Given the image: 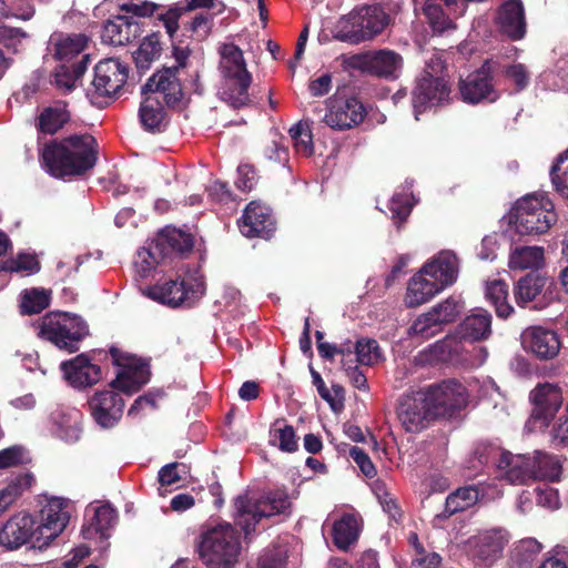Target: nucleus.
<instances>
[{"instance_id": "nucleus-2", "label": "nucleus", "mask_w": 568, "mask_h": 568, "mask_svg": "<svg viewBox=\"0 0 568 568\" xmlns=\"http://www.w3.org/2000/svg\"><path fill=\"white\" fill-rule=\"evenodd\" d=\"M219 54V68L224 79L222 100L235 109L248 105L252 75L246 69L243 51L234 43H222Z\"/></svg>"}, {"instance_id": "nucleus-24", "label": "nucleus", "mask_w": 568, "mask_h": 568, "mask_svg": "<svg viewBox=\"0 0 568 568\" xmlns=\"http://www.w3.org/2000/svg\"><path fill=\"white\" fill-rule=\"evenodd\" d=\"M561 405V389L556 384L546 382L535 386V423L548 426Z\"/></svg>"}, {"instance_id": "nucleus-12", "label": "nucleus", "mask_w": 568, "mask_h": 568, "mask_svg": "<svg viewBox=\"0 0 568 568\" xmlns=\"http://www.w3.org/2000/svg\"><path fill=\"white\" fill-rule=\"evenodd\" d=\"M113 363L119 366L116 378L112 382V387L132 394L139 390L150 379L149 366L140 361L124 356L116 348L110 349Z\"/></svg>"}, {"instance_id": "nucleus-52", "label": "nucleus", "mask_w": 568, "mask_h": 568, "mask_svg": "<svg viewBox=\"0 0 568 568\" xmlns=\"http://www.w3.org/2000/svg\"><path fill=\"white\" fill-rule=\"evenodd\" d=\"M550 178L556 191L568 197V149L557 156L550 169Z\"/></svg>"}, {"instance_id": "nucleus-36", "label": "nucleus", "mask_w": 568, "mask_h": 568, "mask_svg": "<svg viewBox=\"0 0 568 568\" xmlns=\"http://www.w3.org/2000/svg\"><path fill=\"white\" fill-rule=\"evenodd\" d=\"M70 120V113L67 105L57 102L53 105L44 108L37 120V126L40 132L54 134Z\"/></svg>"}, {"instance_id": "nucleus-8", "label": "nucleus", "mask_w": 568, "mask_h": 568, "mask_svg": "<svg viewBox=\"0 0 568 568\" xmlns=\"http://www.w3.org/2000/svg\"><path fill=\"white\" fill-rule=\"evenodd\" d=\"M205 292L203 276L199 271L183 277L181 281L170 280L164 284L148 287L144 294L155 302L176 307L180 305L191 306Z\"/></svg>"}, {"instance_id": "nucleus-21", "label": "nucleus", "mask_w": 568, "mask_h": 568, "mask_svg": "<svg viewBox=\"0 0 568 568\" xmlns=\"http://www.w3.org/2000/svg\"><path fill=\"white\" fill-rule=\"evenodd\" d=\"M239 226L242 234L247 237H268L275 229V222L267 206L251 202L246 206Z\"/></svg>"}, {"instance_id": "nucleus-10", "label": "nucleus", "mask_w": 568, "mask_h": 568, "mask_svg": "<svg viewBox=\"0 0 568 568\" xmlns=\"http://www.w3.org/2000/svg\"><path fill=\"white\" fill-rule=\"evenodd\" d=\"M70 519L69 504L62 498H51L41 509L40 523H36V545L45 547L67 527Z\"/></svg>"}, {"instance_id": "nucleus-1", "label": "nucleus", "mask_w": 568, "mask_h": 568, "mask_svg": "<svg viewBox=\"0 0 568 568\" xmlns=\"http://www.w3.org/2000/svg\"><path fill=\"white\" fill-rule=\"evenodd\" d=\"M98 143L90 134H74L45 144L41 159L48 172L55 178L81 175L97 163Z\"/></svg>"}, {"instance_id": "nucleus-6", "label": "nucleus", "mask_w": 568, "mask_h": 568, "mask_svg": "<svg viewBox=\"0 0 568 568\" xmlns=\"http://www.w3.org/2000/svg\"><path fill=\"white\" fill-rule=\"evenodd\" d=\"M387 24V16L377 6H364L352 10L337 22L334 38L348 43H359L381 33Z\"/></svg>"}, {"instance_id": "nucleus-42", "label": "nucleus", "mask_w": 568, "mask_h": 568, "mask_svg": "<svg viewBox=\"0 0 568 568\" xmlns=\"http://www.w3.org/2000/svg\"><path fill=\"white\" fill-rule=\"evenodd\" d=\"M87 41V37L82 34L62 37L54 43V57L63 62L62 64H69L82 53Z\"/></svg>"}, {"instance_id": "nucleus-44", "label": "nucleus", "mask_w": 568, "mask_h": 568, "mask_svg": "<svg viewBox=\"0 0 568 568\" xmlns=\"http://www.w3.org/2000/svg\"><path fill=\"white\" fill-rule=\"evenodd\" d=\"M33 480L34 478L31 474H20L0 490V515L32 485Z\"/></svg>"}, {"instance_id": "nucleus-15", "label": "nucleus", "mask_w": 568, "mask_h": 568, "mask_svg": "<svg viewBox=\"0 0 568 568\" xmlns=\"http://www.w3.org/2000/svg\"><path fill=\"white\" fill-rule=\"evenodd\" d=\"M366 109L355 98L328 99L324 122L333 130H348L363 122Z\"/></svg>"}, {"instance_id": "nucleus-19", "label": "nucleus", "mask_w": 568, "mask_h": 568, "mask_svg": "<svg viewBox=\"0 0 568 568\" xmlns=\"http://www.w3.org/2000/svg\"><path fill=\"white\" fill-rule=\"evenodd\" d=\"M92 417L103 428L118 424L123 415L124 400L113 389L97 392L89 400Z\"/></svg>"}, {"instance_id": "nucleus-16", "label": "nucleus", "mask_w": 568, "mask_h": 568, "mask_svg": "<svg viewBox=\"0 0 568 568\" xmlns=\"http://www.w3.org/2000/svg\"><path fill=\"white\" fill-rule=\"evenodd\" d=\"M459 92L463 101L470 104L495 102L498 99V93L491 83L490 63L485 62L479 70L462 80Z\"/></svg>"}, {"instance_id": "nucleus-11", "label": "nucleus", "mask_w": 568, "mask_h": 568, "mask_svg": "<svg viewBox=\"0 0 568 568\" xmlns=\"http://www.w3.org/2000/svg\"><path fill=\"white\" fill-rule=\"evenodd\" d=\"M397 417L406 432L418 433L436 417L424 390L402 396L397 407Z\"/></svg>"}, {"instance_id": "nucleus-39", "label": "nucleus", "mask_w": 568, "mask_h": 568, "mask_svg": "<svg viewBox=\"0 0 568 568\" xmlns=\"http://www.w3.org/2000/svg\"><path fill=\"white\" fill-rule=\"evenodd\" d=\"M358 534V521L353 515L346 514L333 524V541L342 550H346L355 542Z\"/></svg>"}, {"instance_id": "nucleus-29", "label": "nucleus", "mask_w": 568, "mask_h": 568, "mask_svg": "<svg viewBox=\"0 0 568 568\" xmlns=\"http://www.w3.org/2000/svg\"><path fill=\"white\" fill-rule=\"evenodd\" d=\"M497 23L503 33L514 40L521 39L526 32L524 8L519 0L505 1L498 11Z\"/></svg>"}, {"instance_id": "nucleus-63", "label": "nucleus", "mask_w": 568, "mask_h": 568, "mask_svg": "<svg viewBox=\"0 0 568 568\" xmlns=\"http://www.w3.org/2000/svg\"><path fill=\"white\" fill-rule=\"evenodd\" d=\"M515 300L518 306L526 307L532 301V276L530 273L523 276L514 288Z\"/></svg>"}, {"instance_id": "nucleus-37", "label": "nucleus", "mask_w": 568, "mask_h": 568, "mask_svg": "<svg viewBox=\"0 0 568 568\" xmlns=\"http://www.w3.org/2000/svg\"><path fill=\"white\" fill-rule=\"evenodd\" d=\"M557 222L555 205L546 192H535V234H542Z\"/></svg>"}, {"instance_id": "nucleus-23", "label": "nucleus", "mask_w": 568, "mask_h": 568, "mask_svg": "<svg viewBox=\"0 0 568 568\" xmlns=\"http://www.w3.org/2000/svg\"><path fill=\"white\" fill-rule=\"evenodd\" d=\"M509 236L514 243L528 242L532 232V196L518 200L508 213Z\"/></svg>"}, {"instance_id": "nucleus-31", "label": "nucleus", "mask_w": 568, "mask_h": 568, "mask_svg": "<svg viewBox=\"0 0 568 568\" xmlns=\"http://www.w3.org/2000/svg\"><path fill=\"white\" fill-rule=\"evenodd\" d=\"M491 333V315L483 308L475 310L458 326L463 339L471 342L486 339Z\"/></svg>"}, {"instance_id": "nucleus-22", "label": "nucleus", "mask_w": 568, "mask_h": 568, "mask_svg": "<svg viewBox=\"0 0 568 568\" xmlns=\"http://www.w3.org/2000/svg\"><path fill=\"white\" fill-rule=\"evenodd\" d=\"M358 67L377 77L396 78L402 69V57L389 50L367 52L356 58Z\"/></svg>"}, {"instance_id": "nucleus-53", "label": "nucleus", "mask_w": 568, "mask_h": 568, "mask_svg": "<svg viewBox=\"0 0 568 568\" xmlns=\"http://www.w3.org/2000/svg\"><path fill=\"white\" fill-rule=\"evenodd\" d=\"M50 296L45 290L32 288L26 291L21 303L23 313L38 314L49 306Z\"/></svg>"}, {"instance_id": "nucleus-47", "label": "nucleus", "mask_w": 568, "mask_h": 568, "mask_svg": "<svg viewBox=\"0 0 568 568\" xmlns=\"http://www.w3.org/2000/svg\"><path fill=\"white\" fill-rule=\"evenodd\" d=\"M271 443L281 450L292 453L297 449V439L292 426L277 419L271 428Z\"/></svg>"}, {"instance_id": "nucleus-55", "label": "nucleus", "mask_w": 568, "mask_h": 568, "mask_svg": "<svg viewBox=\"0 0 568 568\" xmlns=\"http://www.w3.org/2000/svg\"><path fill=\"white\" fill-rule=\"evenodd\" d=\"M187 474V467L183 463H171L163 466L159 471V483L161 487L159 488L160 494L164 495L165 491L162 490V487L172 486L178 484L183 479Z\"/></svg>"}, {"instance_id": "nucleus-7", "label": "nucleus", "mask_w": 568, "mask_h": 568, "mask_svg": "<svg viewBox=\"0 0 568 568\" xmlns=\"http://www.w3.org/2000/svg\"><path fill=\"white\" fill-rule=\"evenodd\" d=\"M88 326L81 317L69 313H50L39 327V336L70 353L78 351V342L88 335Z\"/></svg>"}, {"instance_id": "nucleus-62", "label": "nucleus", "mask_w": 568, "mask_h": 568, "mask_svg": "<svg viewBox=\"0 0 568 568\" xmlns=\"http://www.w3.org/2000/svg\"><path fill=\"white\" fill-rule=\"evenodd\" d=\"M538 568H568V547L564 545L552 547Z\"/></svg>"}, {"instance_id": "nucleus-35", "label": "nucleus", "mask_w": 568, "mask_h": 568, "mask_svg": "<svg viewBox=\"0 0 568 568\" xmlns=\"http://www.w3.org/2000/svg\"><path fill=\"white\" fill-rule=\"evenodd\" d=\"M89 63V54H82V57L71 64L59 65L53 74L54 84L63 90L70 92L73 90L75 82L85 72Z\"/></svg>"}, {"instance_id": "nucleus-41", "label": "nucleus", "mask_w": 568, "mask_h": 568, "mask_svg": "<svg viewBox=\"0 0 568 568\" xmlns=\"http://www.w3.org/2000/svg\"><path fill=\"white\" fill-rule=\"evenodd\" d=\"M486 298L494 305L496 315L506 318L513 313L508 304V286L503 280H491L486 283Z\"/></svg>"}, {"instance_id": "nucleus-50", "label": "nucleus", "mask_w": 568, "mask_h": 568, "mask_svg": "<svg viewBox=\"0 0 568 568\" xmlns=\"http://www.w3.org/2000/svg\"><path fill=\"white\" fill-rule=\"evenodd\" d=\"M290 135L295 151L304 156L314 152L312 130L307 122L300 121L290 129Z\"/></svg>"}, {"instance_id": "nucleus-45", "label": "nucleus", "mask_w": 568, "mask_h": 568, "mask_svg": "<svg viewBox=\"0 0 568 568\" xmlns=\"http://www.w3.org/2000/svg\"><path fill=\"white\" fill-rule=\"evenodd\" d=\"M161 250L158 248L155 242H152L148 247H142L136 252L134 260V268L136 274L141 278L148 277L151 272L160 263V258H163Z\"/></svg>"}, {"instance_id": "nucleus-46", "label": "nucleus", "mask_w": 568, "mask_h": 568, "mask_svg": "<svg viewBox=\"0 0 568 568\" xmlns=\"http://www.w3.org/2000/svg\"><path fill=\"white\" fill-rule=\"evenodd\" d=\"M558 297V290L552 277L535 274V310L545 308Z\"/></svg>"}, {"instance_id": "nucleus-56", "label": "nucleus", "mask_w": 568, "mask_h": 568, "mask_svg": "<svg viewBox=\"0 0 568 568\" xmlns=\"http://www.w3.org/2000/svg\"><path fill=\"white\" fill-rule=\"evenodd\" d=\"M415 555L412 560L410 568H438L442 562V557L434 551H426L418 542L417 536H412Z\"/></svg>"}, {"instance_id": "nucleus-54", "label": "nucleus", "mask_w": 568, "mask_h": 568, "mask_svg": "<svg viewBox=\"0 0 568 568\" xmlns=\"http://www.w3.org/2000/svg\"><path fill=\"white\" fill-rule=\"evenodd\" d=\"M39 262L34 255L19 254L14 258L7 260L1 270L6 272H16L24 275H30L39 271Z\"/></svg>"}, {"instance_id": "nucleus-5", "label": "nucleus", "mask_w": 568, "mask_h": 568, "mask_svg": "<svg viewBox=\"0 0 568 568\" xmlns=\"http://www.w3.org/2000/svg\"><path fill=\"white\" fill-rule=\"evenodd\" d=\"M290 506L288 496L282 491L258 499L245 493L234 499V521L247 537L263 518L282 514Z\"/></svg>"}, {"instance_id": "nucleus-17", "label": "nucleus", "mask_w": 568, "mask_h": 568, "mask_svg": "<svg viewBox=\"0 0 568 568\" xmlns=\"http://www.w3.org/2000/svg\"><path fill=\"white\" fill-rule=\"evenodd\" d=\"M122 9L138 17L155 16L156 19L163 23V27L170 38H173L176 34L180 29L179 20L184 13H186L181 1L175 2L170 7H163L151 1L128 2L122 6Z\"/></svg>"}, {"instance_id": "nucleus-48", "label": "nucleus", "mask_w": 568, "mask_h": 568, "mask_svg": "<svg viewBox=\"0 0 568 568\" xmlns=\"http://www.w3.org/2000/svg\"><path fill=\"white\" fill-rule=\"evenodd\" d=\"M460 343L455 336H447L430 345L427 355L432 362L453 361L459 353Z\"/></svg>"}, {"instance_id": "nucleus-30", "label": "nucleus", "mask_w": 568, "mask_h": 568, "mask_svg": "<svg viewBox=\"0 0 568 568\" xmlns=\"http://www.w3.org/2000/svg\"><path fill=\"white\" fill-rule=\"evenodd\" d=\"M442 291L436 281L420 268L408 283L405 302L409 307H417L427 303Z\"/></svg>"}, {"instance_id": "nucleus-51", "label": "nucleus", "mask_w": 568, "mask_h": 568, "mask_svg": "<svg viewBox=\"0 0 568 568\" xmlns=\"http://www.w3.org/2000/svg\"><path fill=\"white\" fill-rule=\"evenodd\" d=\"M161 51V43L159 36L152 33L146 36L141 42L138 50L134 52V60L139 68H148L149 64L159 57Z\"/></svg>"}, {"instance_id": "nucleus-20", "label": "nucleus", "mask_w": 568, "mask_h": 568, "mask_svg": "<svg viewBox=\"0 0 568 568\" xmlns=\"http://www.w3.org/2000/svg\"><path fill=\"white\" fill-rule=\"evenodd\" d=\"M126 78L125 65L118 59H106L95 65L92 85L100 95H111L123 87Z\"/></svg>"}, {"instance_id": "nucleus-28", "label": "nucleus", "mask_w": 568, "mask_h": 568, "mask_svg": "<svg viewBox=\"0 0 568 568\" xmlns=\"http://www.w3.org/2000/svg\"><path fill=\"white\" fill-rule=\"evenodd\" d=\"M497 468L511 485H526L532 477L531 463L527 455H514L510 452L501 450Z\"/></svg>"}, {"instance_id": "nucleus-59", "label": "nucleus", "mask_w": 568, "mask_h": 568, "mask_svg": "<svg viewBox=\"0 0 568 568\" xmlns=\"http://www.w3.org/2000/svg\"><path fill=\"white\" fill-rule=\"evenodd\" d=\"M116 511L110 505H101L93 509L92 526L97 532L103 534L116 523Z\"/></svg>"}, {"instance_id": "nucleus-57", "label": "nucleus", "mask_w": 568, "mask_h": 568, "mask_svg": "<svg viewBox=\"0 0 568 568\" xmlns=\"http://www.w3.org/2000/svg\"><path fill=\"white\" fill-rule=\"evenodd\" d=\"M462 307L454 298H447L438 305L434 306L429 312L436 318L440 327L444 324L453 322L460 313Z\"/></svg>"}, {"instance_id": "nucleus-13", "label": "nucleus", "mask_w": 568, "mask_h": 568, "mask_svg": "<svg viewBox=\"0 0 568 568\" xmlns=\"http://www.w3.org/2000/svg\"><path fill=\"white\" fill-rule=\"evenodd\" d=\"M180 68H163L155 72L142 87V95H155L163 100L168 106L179 104L183 99V88L179 77Z\"/></svg>"}, {"instance_id": "nucleus-49", "label": "nucleus", "mask_w": 568, "mask_h": 568, "mask_svg": "<svg viewBox=\"0 0 568 568\" xmlns=\"http://www.w3.org/2000/svg\"><path fill=\"white\" fill-rule=\"evenodd\" d=\"M442 331L440 325L433 316V314L428 311L422 315H419L410 325L408 329V335L412 338H418L420 341H426Z\"/></svg>"}, {"instance_id": "nucleus-38", "label": "nucleus", "mask_w": 568, "mask_h": 568, "mask_svg": "<svg viewBox=\"0 0 568 568\" xmlns=\"http://www.w3.org/2000/svg\"><path fill=\"white\" fill-rule=\"evenodd\" d=\"M562 463L559 456L535 450V480L559 481Z\"/></svg>"}, {"instance_id": "nucleus-18", "label": "nucleus", "mask_w": 568, "mask_h": 568, "mask_svg": "<svg viewBox=\"0 0 568 568\" xmlns=\"http://www.w3.org/2000/svg\"><path fill=\"white\" fill-rule=\"evenodd\" d=\"M38 527L33 517L27 513H18L10 517L0 529V545L9 550L18 549L27 542L36 545Z\"/></svg>"}, {"instance_id": "nucleus-60", "label": "nucleus", "mask_w": 568, "mask_h": 568, "mask_svg": "<svg viewBox=\"0 0 568 568\" xmlns=\"http://www.w3.org/2000/svg\"><path fill=\"white\" fill-rule=\"evenodd\" d=\"M508 266L510 271H525L532 266V247L518 245L509 254Z\"/></svg>"}, {"instance_id": "nucleus-58", "label": "nucleus", "mask_w": 568, "mask_h": 568, "mask_svg": "<svg viewBox=\"0 0 568 568\" xmlns=\"http://www.w3.org/2000/svg\"><path fill=\"white\" fill-rule=\"evenodd\" d=\"M356 357L362 365H374L381 358V351L375 339H359L356 342Z\"/></svg>"}, {"instance_id": "nucleus-25", "label": "nucleus", "mask_w": 568, "mask_h": 568, "mask_svg": "<svg viewBox=\"0 0 568 568\" xmlns=\"http://www.w3.org/2000/svg\"><path fill=\"white\" fill-rule=\"evenodd\" d=\"M444 291L453 285L459 274V261L452 251H440L422 267Z\"/></svg>"}, {"instance_id": "nucleus-33", "label": "nucleus", "mask_w": 568, "mask_h": 568, "mask_svg": "<svg viewBox=\"0 0 568 568\" xmlns=\"http://www.w3.org/2000/svg\"><path fill=\"white\" fill-rule=\"evenodd\" d=\"M81 413L75 408L58 410L53 414L57 434L65 442H75L81 434Z\"/></svg>"}, {"instance_id": "nucleus-32", "label": "nucleus", "mask_w": 568, "mask_h": 568, "mask_svg": "<svg viewBox=\"0 0 568 568\" xmlns=\"http://www.w3.org/2000/svg\"><path fill=\"white\" fill-rule=\"evenodd\" d=\"M140 105V120L142 125L151 132H160L165 128V111L155 95H142Z\"/></svg>"}, {"instance_id": "nucleus-61", "label": "nucleus", "mask_w": 568, "mask_h": 568, "mask_svg": "<svg viewBox=\"0 0 568 568\" xmlns=\"http://www.w3.org/2000/svg\"><path fill=\"white\" fill-rule=\"evenodd\" d=\"M535 500L539 506L551 510L558 509L560 506L558 490L546 484L535 487Z\"/></svg>"}, {"instance_id": "nucleus-27", "label": "nucleus", "mask_w": 568, "mask_h": 568, "mask_svg": "<svg viewBox=\"0 0 568 568\" xmlns=\"http://www.w3.org/2000/svg\"><path fill=\"white\" fill-rule=\"evenodd\" d=\"M140 23L132 17L115 16L105 21L102 40L112 45H125L141 36Z\"/></svg>"}, {"instance_id": "nucleus-64", "label": "nucleus", "mask_w": 568, "mask_h": 568, "mask_svg": "<svg viewBox=\"0 0 568 568\" xmlns=\"http://www.w3.org/2000/svg\"><path fill=\"white\" fill-rule=\"evenodd\" d=\"M550 443L556 448H568V416H561L549 430Z\"/></svg>"}, {"instance_id": "nucleus-34", "label": "nucleus", "mask_w": 568, "mask_h": 568, "mask_svg": "<svg viewBox=\"0 0 568 568\" xmlns=\"http://www.w3.org/2000/svg\"><path fill=\"white\" fill-rule=\"evenodd\" d=\"M154 242L164 256L169 255L171 252H189L193 247V240L190 234L170 227L163 230Z\"/></svg>"}, {"instance_id": "nucleus-40", "label": "nucleus", "mask_w": 568, "mask_h": 568, "mask_svg": "<svg viewBox=\"0 0 568 568\" xmlns=\"http://www.w3.org/2000/svg\"><path fill=\"white\" fill-rule=\"evenodd\" d=\"M479 498V491L475 486L458 488L452 493L445 503V509L439 517L447 518L458 511H463L474 506Z\"/></svg>"}, {"instance_id": "nucleus-3", "label": "nucleus", "mask_w": 568, "mask_h": 568, "mask_svg": "<svg viewBox=\"0 0 568 568\" xmlns=\"http://www.w3.org/2000/svg\"><path fill=\"white\" fill-rule=\"evenodd\" d=\"M241 545L231 524L206 530L199 544V555L207 568H232L239 560Z\"/></svg>"}, {"instance_id": "nucleus-43", "label": "nucleus", "mask_w": 568, "mask_h": 568, "mask_svg": "<svg viewBox=\"0 0 568 568\" xmlns=\"http://www.w3.org/2000/svg\"><path fill=\"white\" fill-rule=\"evenodd\" d=\"M559 349L560 342L555 331L535 326V357L551 359Z\"/></svg>"}, {"instance_id": "nucleus-9", "label": "nucleus", "mask_w": 568, "mask_h": 568, "mask_svg": "<svg viewBox=\"0 0 568 568\" xmlns=\"http://www.w3.org/2000/svg\"><path fill=\"white\" fill-rule=\"evenodd\" d=\"M424 393L427 394V399L436 417L452 415L468 403V393L465 386L455 379L430 385Z\"/></svg>"}, {"instance_id": "nucleus-14", "label": "nucleus", "mask_w": 568, "mask_h": 568, "mask_svg": "<svg viewBox=\"0 0 568 568\" xmlns=\"http://www.w3.org/2000/svg\"><path fill=\"white\" fill-rule=\"evenodd\" d=\"M508 539L504 529L486 530L467 540V550L476 565L489 566L500 558Z\"/></svg>"}, {"instance_id": "nucleus-4", "label": "nucleus", "mask_w": 568, "mask_h": 568, "mask_svg": "<svg viewBox=\"0 0 568 568\" xmlns=\"http://www.w3.org/2000/svg\"><path fill=\"white\" fill-rule=\"evenodd\" d=\"M445 63L438 53H433L413 90L415 119L429 106L444 104L449 100L450 88L444 75Z\"/></svg>"}, {"instance_id": "nucleus-26", "label": "nucleus", "mask_w": 568, "mask_h": 568, "mask_svg": "<svg viewBox=\"0 0 568 568\" xmlns=\"http://www.w3.org/2000/svg\"><path fill=\"white\" fill-rule=\"evenodd\" d=\"M60 367L67 382L75 388L91 386L101 378V368L92 364L84 354L62 362Z\"/></svg>"}]
</instances>
